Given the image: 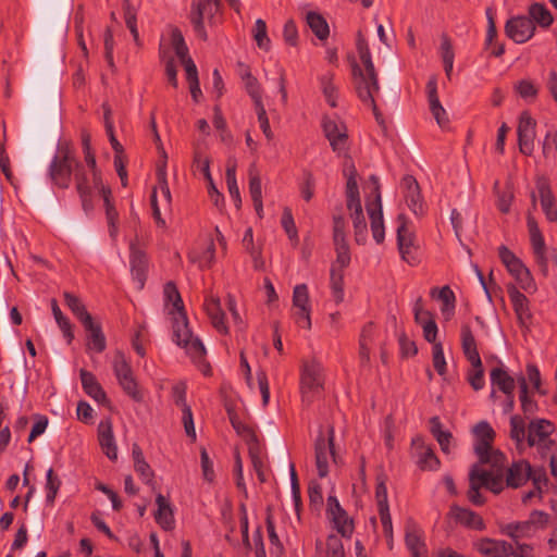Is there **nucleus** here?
<instances>
[{
	"instance_id": "obj_1",
	"label": "nucleus",
	"mask_w": 557,
	"mask_h": 557,
	"mask_svg": "<svg viewBox=\"0 0 557 557\" xmlns=\"http://www.w3.org/2000/svg\"><path fill=\"white\" fill-rule=\"evenodd\" d=\"M76 189L79 194L82 207L85 212H89L94 209L91 200L92 189L99 190V193L102 195L106 206V215L110 227V235L115 236L117 231L115 222L117 221L119 213L111 202V188L104 185L100 177L94 176L91 184L87 176H79L76 182Z\"/></svg>"
},
{
	"instance_id": "obj_2",
	"label": "nucleus",
	"mask_w": 557,
	"mask_h": 557,
	"mask_svg": "<svg viewBox=\"0 0 557 557\" xmlns=\"http://www.w3.org/2000/svg\"><path fill=\"white\" fill-rule=\"evenodd\" d=\"M475 436L474 453L478 456L476 465H488L490 468L503 469L507 461L506 456L498 449L493 448L495 431L486 421H480L473 428Z\"/></svg>"
},
{
	"instance_id": "obj_3",
	"label": "nucleus",
	"mask_w": 557,
	"mask_h": 557,
	"mask_svg": "<svg viewBox=\"0 0 557 557\" xmlns=\"http://www.w3.org/2000/svg\"><path fill=\"white\" fill-rule=\"evenodd\" d=\"M469 500L475 506H482L485 498L480 493V488L486 487L494 494H499L504 490V470L496 468L485 470L479 465H473L469 473Z\"/></svg>"
},
{
	"instance_id": "obj_4",
	"label": "nucleus",
	"mask_w": 557,
	"mask_h": 557,
	"mask_svg": "<svg viewBox=\"0 0 557 557\" xmlns=\"http://www.w3.org/2000/svg\"><path fill=\"white\" fill-rule=\"evenodd\" d=\"M360 60L364 66L362 70L359 65L355 64L352 67V74L355 78V86L359 98L370 106H372L376 120L379 121V114L374 106V95L379 91V84L376 81V74L374 65L371 60L370 50L359 52Z\"/></svg>"
},
{
	"instance_id": "obj_5",
	"label": "nucleus",
	"mask_w": 557,
	"mask_h": 557,
	"mask_svg": "<svg viewBox=\"0 0 557 557\" xmlns=\"http://www.w3.org/2000/svg\"><path fill=\"white\" fill-rule=\"evenodd\" d=\"M323 131L332 149L338 156L343 154L345 158L343 162V174H357L359 169H357L350 157L346 156L348 136L345 125L335 119L325 117L323 121Z\"/></svg>"
},
{
	"instance_id": "obj_6",
	"label": "nucleus",
	"mask_w": 557,
	"mask_h": 557,
	"mask_svg": "<svg viewBox=\"0 0 557 557\" xmlns=\"http://www.w3.org/2000/svg\"><path fill=\"white\" fill-rule=\"evenodd\" d=\"M173 336L175 343L183 347L194 361H200L206 355V348L198 337H193L188 327L186 312H181L173 319Z\"/></svg>"
},
{
	"instance_id": "obj_7",
	"label": "nucleus",
	"mask_w": 557,
	"mask_h": 557,
	"mask_svg": "<svg viewBox=\"0 0 557 557\" xmlns=\"http://www.w3.org/2000/svg\"><path fill=\"white\" fill-rule=\"evenodd\" d=\"M113 371L117 382L125 394H127L134 401L141 403L144 394L138 388L137 381L134 376L129 363L126 361L125 356L121 351H116L113 359Z\"/></svg>"
},
{
	"instance_id": "obj_8",
	"label": "nucleus",
	"mask_w": 557,
	"mask_h": 557,
	"mask_svg": "<svg viewBox=\"0 0 557 557\" xmlns=\"http://www.w3.org/2000/svg\"><path fill=\"white\" fill-rule=\"evenodd\" d=\"M302 401L311 404L315 396L323 391V375L321 364L317 361L305 362L300 377Z\"/></svg>"
},
{
	"instance_id": "obj_9",
	"label": "nucleus",
	"mask_w": 557,
	"mask_h": 557,
	"mask_svg": "<svg viewBox=\"0 0 557 557\" xmlns=\"http://www.w3.org/2000/svg\"><path fill=\"white\" fill-rule=\"evenodd\" d=\"M397 246L401 259L410 265H416L419 262L417 255L418 247L416 246L414 233L408 227V221L405 214L400 213L397 216Z\"/></svg>"
},
{
	"instance_id": "obj_10",
	"label": "nucleus",
	"mask_w": 557,
	"mask_h": 557,
	"mask_svg": "<svg viewBox=\"0 0 557 557\" xmlns=\"http://www.w3.org/2000/svg\"><path fill=\"white\" fill-rule=\"evenodd\" d=\"M371 183L373 185L374 199L366 203L367 212L370 218L371 231L374 240L377 244H382L385 238L383 210L381 201V191L377 176H371Z\"/></svg>"
},
{
	"instance_id": "obj_11",
	"label": "nucleus",
	"mask_w": 557,
	"mask_h": 557,
	"mask_svg": "<svg viewBox=\"0 0 557 557\" xmlns=\"http://www.w3.org/2000/svg\"><path fill=\"white\" fill-rule=\"evenodd\" d=\"M335 433L334 428L330 426L327 431V437L322 432L319 433L315 443V466L320 478H325L329 474V456L336 461L334 450Z\"/></svg>"
},
{
	"instance_id": "obj_12",
	"label": "nucleus",
	"mask_w": 557,
	"mask_h": 557,
	"mask_svg": "<svg viewBox=\"0 0 557 557\" xmlns=\"http://www.w3.org/2000/svg\"><path fill=\"white\" fill-rule=\"evenodd\" d=\"M326 515L336 531L343 537L349 539L351 536L354 532V521L348 516L346 510L341 506L336 496L329 495Z\"/></svg>"
},
{
	"instance_id": "obj_13",
	"label": "nucleus",
	"mask_w": 557,
	"mask_h": 557,
	"mask_svg": "<svg viewBox=\"0 0 557 557\" xmlns=\"http://www.w3.org/2000/svg\"><path fill=\"white\" fill-rule=\"evenodd\" d=\"M81 170V165L73 157L69 143L65 140L59 141L54 158L50 164L49 174H72Z\"/></svg>"
},
{
	"instance_id": "obj_14",
	"label": "nucleus",
	"mask_w": 557,
	"mask_h": 557,
	"mask_svg": "<svg viewBox=\"0 0 557 557\" xmlns=\"http://www.w3.org/2000/svg\"><path fill=\"white\" fill-rule=\"evenodd\" d=\"M404 190L405 201L410 211L417 216H423L425 213V202L421 194V188L414 176H404L400 184Z\"/></svg>"
},
{
	"instance_id": "obj_15",
	"label": "nucleus",
	"mask_w": 557,
	"mask_h": 557,
	"mask_svg": "<svg viewBox=\"0 0 557 557\" xmlns=\"http://www.w3.org/2000/svg\"><path fill=\"white\" fill-rule=\"evenodd\" d=\"M517 134L520 152L525 156H530L534 149L536 122L528 112H523L520 115Z\"/></svg>"
},
{
	"instance_id": "obj_16",
	"label": "nucleus",
	"mask_w": 557,
	"mask_h": 557,
	"mask_svg": "<svg viewBox=\"0 0 557 557\" xmlns=\"http://www.w3.org/2000/svg\"><path fill=\"white\" fill-rule=\"evenodd\" d=\"M220 10L219 0H199L198 3L194 4L191 12V22L195 32L198 36L206 38L207 34L205 30L203 22L208 20L211 22L214 14Z\"/></svg>"
},
{
	"instance_id": "obj_17",
	"label": "nucleus",
	"mask_w": 557,
	"mask_h": 557,
	"mask_svg": "<svg viewBox=\"0 0 557 557\" xmlns=\"http://www.w3.org/2000/svg\"><path fill=\"white\" fill-rule=\"evenodd\" d=\"M527 225L530 234V242L533 249V253L536 258V262L542 268L544 274L548 271V260L546 256V245L543 234L537 225V222L532 215H528Z\"/></svg>"
},
{
	"instance_id": "obj_18",
	"label": "nucleus",
	"mask_w": 557,
	"mask_h": 557,
	"mask_svg": "<svg viewBox=\"0 0 557 557\" xmlns=\"http://www.w3.org/2000/svg\"><path fill=\"white\" fill-rule=\"evenodd\" d=\"M506 34L517 44L528 41L535 30L532 21L525 16H516L506 23Z\"/></svg>"
},
{
	"instance_id": "obj_19",
	"label": "nucleus",
	"mask_w": 557,
	"mask_h": 557,
	"mask_svg": "<svg viewBox=\"0 0 557 557\" xmlns=\"http://www.w3.org/2000/svg\"><path fill=\"white\" fill-rule=\"evenodd\" d=\"M554 424L546 419H537L531 421L529 424V432L527 437L529 446L532 447L535 444L544 442L545 447L550 449V447L555 445V442L552 440L547 441V438L554 432Z\"/></svg>"
},
{
	"instance_id": "obj_20",
	"label": "nucleus",
	"mask_w": 557,
	"mask_h": 557,
	"mask_svg": "<svg viewBox=\"0 0 557 557\" xmlns=\"http://www.w3.org/2000/svg\"><path fill=\"white\" fill-rule=\"evenodd\" d=\"M473 547L484 557H510L511 544L491 537H483L473 543Z\"/></svg>"
},
{
	"instance_id": "obj_21",
	"label": "nucleus",
	"mask_w": 557,
	"mask_h": 557,
	"mask_svg": "<svg viewBox=\"0 0 557 557\" xmlns=\"http://www.w3.org/2000/svg\"><path fill=\"white\" fill-rule=\"evenodd\" d=\"M532 474V468L527 460L513 462L509 468H504L506 486L518 488L522 486Z\"/></svg>"
},
{
	"instance_id": "obj_22",
	"label": "nucleus",
	"mask_w": 557,
	"mask_h": 557,
	"mask_svg": "<svg viewBox=\"0 0 557 557\" xmlns=\"http://www.w3.org/2000/svg\"><path fill=\"white\" fill-rule=\"evenodd\" d=\"M87 333V349L94 350L98 354L107 348L106 336L102 332L101 324L94 320L92 317L86 318L82 323Z\"/></svg>"
},
{
	"instance_id": "obj_23",
	"label": "nucleus",
	"mask_w": 557,
	"mask_h": 557,
	"mask_svg": "<svg viewBox=\"0 0 557 557\" xmlns=\"http://www.w3.org/2000/svg\"><path fill=\"white\" fill-rule=\"evenodd\" d=\"M129 263L132 275L134 280L137 281L138 287L141 289L147 278L148 259L146 253L134 243L131 244Z\"/></svg>"
},
{
	"instance_id": "obj_24",
	"label": "nucleus",
	"mask_w": 557,
	"mask_h": 557,
	"mask_svg": "<svg viewBox=\"0 0 557 557\" xmlns=\"http://www.w3.org/2000/svg\"><path fill=\"white\" fill-rule=\"evenodd\" d=\"M507 290L520 325L527 326L532 319L529 299L515 285L508 286Z\"/></svg>"
},
{
	"instance_id": "obj_25",
	"label": "nucleus",
	"mask_w": 557,
	"mask_h": 557,
	"mask_svg": "<svg viewBox=\"0 0 557 557\" xmlns=\"http://www.w3.org/2000/svg\"><path fill=\"white\" fill-rule=\"evenodd\" d=\"M428 101L430 111L435 119L436 123L441 127H445L448 123L447 112L440 102L437 96V82L435 77H432L426 85Z\"/></svg>"
},
{
	"instance_id": "obj_26",
	"label": "nucleus",
	"mask_w": 557,
	"mask_h": 557,
	"mask_svg": "<svg viewBox=\"0 0 557 557\" xmlns=\"http://www.w3.org/2000/svg\"><path fill=\"white\" fill-rule=\"evenodd\" d=\"M405 542L411 557H426L428 550L421 531L412 520H408L406 523Z\"/></svg>"
},
{
	"instance_id": "obj_27",
	"label": "nucleus",
	"mask_w": 557,
	"mask_h": 557,
	"mask_svg": "<svg viewBox=\"0 0 557 557\" xmlns=\"http://www.w3.org/2000/svg\"><path fill=\"white\" fill-rule=\"evenodd\" d=\"M450 515L455 518L457 522L465 525L466 528L483 531L486 525L482 517L467 508H461L459 506H453L450 508Z\"/></svg>"
},
{
	"instance_id": "obj_28",
	"label": "nucleus",
	"mask_w": 557,
	"mask_h": 557,
	"mask_svg": "<svg viewBox=\"0 0 557 557\" xmlns=\"http://www.w3.org/2000/svg\"><path fill=\"white\" fill-rule=\"evenodd\" d=\"M494 190L497 196V208L502 213H508L515 197L511 180L507 177L504 181H495Z\"/></svg>"
},
{
	"instance_id": "obj_29",
	"label": "nucleus",
	"mask_w": 557,
	"mask_h": 557,
	"mask_svg": "<svg viewBox=\"0 0 557 557\" xmlns=\"http://www.w3.org/2000/svg\"><path fill=\"white\" fill-rule=\"evenodd\" d=\"M79 376L83 389L88 396L94 398L99 404L109 403L106 392L103 391L101 385L98 383L96 376L91 372L82 369L79 371Z\"/></svg>"
},
{
	"instance_id": "obj_30",
	"label": "nucleus",
	"mask_w": 557,
	"mask_h": 557,
	"mask_svg": "<svg viewBox=\"0 0 557 557\" xmlns=\"http://www.w3.org/2000/svg\"><path fill=\"white\" fill-rule=\"evenodd\" d=\"M205 310L213 327L222 334H227L228 327L224 321L225 314L221 308L220 299L218 297L208 298L205 302Z\"/></svg>"
},
{
	"instance_id": "obj_31",
	"label": "nucleus",
	"mask_w": 557,
	"mask_h": 557,
	"mask_svg": "<svg viewBox=\"0 0 557 557\" xmlns=\"http://www.w3.org/2000/svg\"><path fill=\"white\" fill-rule=\"evenodd\" d=\"M156 504L158 506L154 513L157 523L165 531L172 530L174 528V513L170 503L159 493L156 497Z\"/></svg>"
},
{
	"instance_id": "obj_32",
	"label": "nucleus",
	"mask_w": 557,
	"mask_h": 557,
	"mask_svg": "<svg viewBox=\"0 0 557 557\" xmlns=\"http://www.w3.org/2000/svg\"><path fill=\"white\" fill-rule=\"evenodd\" d=\"M301 15L306 21L309 28L314 33V35L320 39L324 40L327 38L330 28L326 21L315 11L308 10L306 8L302 9Z\"/></svg>"
},
{
	"instance_id": "obj_33",
	"label": "nucleus",
	"mask_w": 557,
	"mask_h": 557,
	"mask_svg": "<svg viewBox=\"0 0 557 557\" xmlns=\"http://www.w3.org/2000/svg\"><path fill=\"white\" fill-rule=\"evenodd\" d=\"M99 443L100 446L106 454V456L111 460H116L117 458V448L114 442V436L112 432V425L110 421L101 422L99 424Z\"/></svg>"
},
{
	"instance_id": "obj_34",
	"label": "nucleus",
	"mask_w": 557,
	"mask_h": 557,
	"mask_svg": "<svg viewBox=\"0 0 557 557\" xmlns=\"http://www.w3.org/2000/svg\"><path fill=\"white\" fill-rule=\"evenodd\" d=\"M171 45L186 73H189V66L190 69L193 67V70H197L194 61L188 57V48L184 41L182 33L178 29L172 30Z\"/></svg>"
},
{
	"instance_id": "obj_35",
	"label": "nucleus",
	"mask_w": 557,
	"mask_h": 557,
	"mask_svg": "<svg viewBox=\"0 0 557 557\" xmlns=\"http://www.w3.org/2000/svg\"><path fill=\"white\" fill-rule=\"evenodd\" d=\"M110 113H111L110 110L106 109L104 123H106V129H107L108 136L110 138L111 146L115 152L114 166H115L117 174H125L126 170H125V164H124L123 147L117 141V139L115 138V136L113 134V125L109 119Z\"/></svg>"
},
{
	"instance_id": "obj_36",
	"label": "nucleus",
	"mask_w": 557,
	"mask_h": 557,
	"mask_svg": "<svg viewBox=\"0 0 557 557\" xmlns=\"http://www.w3.org/2000/svg\"><path fill=\"white\" fill-rule=\"evenodd\" d=\"M508 272L516 278L520 287L528 292H535L536 286L531 275L530 270L520 261L518 264L508 270Z\"/></svg>"
},
{
	"instance_id": "obj_37",
	"label": "nucleus",
	"mask_w": 557,
	"mask_h": 557,
	"mask_svg": "<svg viewBox=\"0 0 557 557\" xmlns=\"http://www.w3.org/2000/svg\"><path fill=\"white\" fill-rule=\"evenodd\" d=\"M490 377L491 383L496 385L504 394H513L515 380L503 368H494L490 373Z\"/></svg>"
},
{
	"instance_id": "obj_38",
	"label": "nucleus",
	"mask_w": 557,
	"mask_h": 557,
	"mask_svg": "<svg viewBox=\"0 0 557 557\" xmlns=\"http://www.w3.org/2000/svg\"><path fill=\"white\" fill-rule=\"evenodd\" d=\"M351 219L354 223L355 240L357 244L363 245L367 240L368 227L361 206H357V209L351 211Z\"/></svg>"
},
{
	"instance_id": "obj_39",
	"label": "nucleus",
	"mask_w": 557,
	"mask_h": 557,
	"mask_svg": "<svg viewBox=\"0 0 557 557\" xmlns=\"http://www.w3.org/2000/svg\"><path fill=\"white\" fill-rule=\"evenodd\" d=\"M65 305L73 312V314L79 320L81 323L85 321L86 318H90L91 314L87 311L85 305L82 300L74 294L70 292L63 293Z\"/></svg>"
},
{
	"instance_id": "obj_40",
	"label": "nucleus",
	"mask_w": 557,
	"mask_h": 557,
	"mask_svg": "<svg viewBox=\"0 0 557 557\" xmlns=\"http://www.w3.org/2000/svg\"><path fill=\"white\" fill-rule=\"evenodd\" d=\"M51 309H52V313H53L57 324L59 325L60 330L62 331L67 343L71 344L72 341L74 339V333H73L72 324H71L70 320L65 315H63L55 299L51 300Z\"/></svg>"
},
{
	"instance_id": "obj_41",
	"label": "nucleus",
	"mask_w": 557,
	"mask_h": 557,
	"mask_svg": "<svg viewBox=\"0 0 557 557\" xmlns=\"http://www.w3.org/2000/svg\"><path fill=\"white\" fill-rule=\"evenodd\" d=\"M518 383L520 386V401L521 409L527 418L534 414L537 410V404L533 399H531L528 395V383L524 376L518 377Z\"/></svg>"
},
{
	"instance_id": "obj_42",
	"label": "nucleus",
	"mask_w": 557,
	"mask_h": 557,
	"mask_svg": "<svg viewBox=\"0 0 557 557\" xmlns=\"http://www.w3.org/2000/svg\"><path fill=\"white\" fill-rule=\"evenodd\" d=\"M163 294L165 301L172 302L173 305V310L171 311L172 314L174 311H176L177 314L185 312L183 299L174 282H168L164 285Z\"/></svg>"
},
{
	"instance_id": "obj_43",
	"label": "nucleus",
	"mask_w": 557,
	"mask_h": 557,
	"mask_svg": "<svg viewBox=\"0 0 557 557\" xmlns=\"http://www.w3.org/2000/svg\"><path fill=\"white\" fill-rule=\"evenodd\" d=\"M421 451L419 454L418 458V467L421 470H436L438 469L441 462L440 459L434 454L433 449L431 447H424L423 444L420 446Z\"/></svg>"
},
{
	"instance_id": "obj_44",
	"label": "nucleus",
	"mask_w": 557,
	"mask_h": 557,
	"mask_svg": "<svg viewBox=\"0 0 557 557\" xmlns=\"http://www.w3.org/2000/svg\"><path fill=\"white\" fill-rule=\"evenodd\" d=\"M530 20L542 27H548L553 22L550 12L541 3H533L529 9Z\"/></svg>"
},
{
	"instance_id": "obj_45",
	"label": "nucleus",
	"mask_w": 557,
	"mask_h": 557,
	"mask_svg": "<svg viewBox=\"0 0 557 557\" xmlns=\"http://www.w3.org/2000/svg\"><path fill=\"white\" fill-rule=\"evenodd\" d=\"M540 200H541V207L543 211H546L554 207L555 203V197L553 195V191L544 176H541L537 180L536 183Z\"/></svg>"
},
{
	"instance_id": "obj_46",
	"label": "nucleus",
	"mask_w": 557,
	"mask_h": 557,
	"mask_svg": "<svg viewBox=\"0 0 557 557\" xmlns=\"http://www.w3.org/2000/svg\"><path fill=\"white\" fill-rule=\"evenodd\" d=\"M252 37L256 40L257 46L260 49L269 50L271 40L268 36L267 24L263 20L258 18L255 23V26L251 30Z\"/></svg>"
},
{
	"instance_id": "obj_47",
	"label": "nucleus",
	"mask_w": 557,
	"mask_h": 557,
	"mask_svg": "<svg viewBox=\"0 0 557 557\" xmlns=\"http://www.w3.org/2000/svg\"><path fill=\"white\" fill-rule=\"evenodd\" d=\"M331 288L336 304L344 299V274L343 270H336L335 265L331 269Z\"/></svg>"
},
{
	"instance_id": "obj_48",
	"label": "nucleus",
	"mask_w": 557,
	"mask_h": 557,
	"mask_svg": "<svg viewBox=\"0 0 557 557\" xmlns=\"http://www.w3.org/2000/svg\"><path fill=\"white\" fill-rule=\"evenodd\" d=\"M151 195H156V202H159L163 208L171 205V191L165 176L159 178L158 185L152 188Z\"/></svg>"
},
{
	"instance_id": "obj_49",
	"label": "nucleus",
	"mask_w": 557,
	"mask_h": 557,
	"mask_svg": "<svg viewBox=\"0 0 557 557\" xmlns=\"http://www.w3.org/2000/svg\"><path fill=\"white\" fill-rule=\"evenodd\" d=\"M347 208L352 211L357 206H361L358 183L356 176H348L346 184Z\"/></svg>"
},
{
	"instance_id": "obj_50",
	"label": "nucleus",
	"mask_w": 557,
	"mask_h": 557,
	"mask_svg": "<svg viewBox=\"0 0 557 557\" xmlns=\"http://www.w3.org/2000/svg\"><path fill=\"white\" fill-rule=\"evenodd\" d=\"M510 438L518 445L525 438V423L521 416L513 414L510 418Z\"/></svg>"
},
{
	"instance_id": "obj_51",
	"label": "nucleus",
	"mask_w": 557,
	"mask_h": 557,
	"mask_svg": "<svg viewBox=\"0 0 557 557\" xmlns=\"http://www.w3.org/2000/svg\"><path fill=\"white\" fill-rule=\"evenodd\" d=\"M61 486V480L57 474H54V471L52 468H50L47 471V481H46V502L50 505L54 503L55 496L58 494V491Z\"/></svg>"
},
{
	"instance_id": "obj_52",
	"label": "nucleus",
	"mask_w": 557,
	"mask_h": 557,
	"mask_svg": "<svg viewBox=\"0 0 557 557\" xmlns=\"http://www.w3.org/2000/svg\"><path fill=\"white\" fill-rule=\"evenodd\" d=\"M437 292V298L443 301L444 307L442 308V311L445 312L446 310L453 311L455 308V294L451 290V288L446 285L443 286L440 290L436 288L431 289V296L434 297Z\"/></svg>"
},
{
	"instance_id": "obj_53",
	"label": "nucleus",
	"mask_w": 557,
	"mask_h": 557,
	"mask_svg": "<svg viewBox=\"0 0 557 557\" xmlns=\"http://www.w3.org/2000/svg\"><path fill=\"white\" fill-rule=\"evenodd\" d=\"M432 362L435 371L438 375L444 376L446 374V360L444 356L443 345L435 343L432 348Z\"/></svg>"
},
{
	"instance_id": "obj_54",
	"label": "nucleus",
	"mask_w": 557,
	"mask_h": 557,
	"mask_svg": "<svg viewBox=\"0 0 557 557\" xmlns=\"http://www.w3.org/2000/svg\"><path fill=\"white\" fill-rule=\"evenodd\" d=\"M293 306L297 309L310 308L309 292L306 284H298L294 287Z\"/></svg>"
},
{
	"instance_id": "obj_55",
	"label": "nucleus",
	"mask_w": 557,
	"mask_h": 557,
	"mask_svg": "<svg viewBox=\"0 0 557 557\" xmlns=\"http://www.w3.org/2000/svg\"><path fill=\"white\" fill-rule=\"evenodd\" d=\"M386 476L385 474H380L376 478V487H375V499L377 509H385L388 507L387 502V488H386Z\"/></svg>"
},
{
	"instance_id": "obj_56",
	"label": "nucleus",
	"mask_w": 557,
	"mask_h": 557,
	"mask_svg": "<svg viewBox=\"0 0 557 557\" xmlns=\"http://www.w3.org/2000/svg\"><path fill=\"white\" fill-rule=\"evenodd\" d=\"M326 557H345L342 539L336 534H330L326 539Z\"/></svg>"
},
{
	"instance_id": "obj_57",
	"label": "nucleus",
	"mask_w": 557,
	"mask_h": 557,
	"mask_svg": "<svg viewBox=\"0 0 557 557\" xmlns=\"http://www.w3.org/2000/svg\"><path fill=\"white\" fill-rule=\"evenodd\" d=\"M124 18L127 28L132 33L135 41H137L138 30L136 25V8L128 0H124Z\"/></svg>"
},
{
	"instance_id": "obj_58",
	"label": "nucleus",
	"mask_w": 557,
	"mask_h": 557,
	"mask_svg": "<svg viewBox=\"0 0 557 557\" xmlns=\"http://www.w3.org/2000/svg\"><path fill=\"white\" fill-rule=\"evenodd\" d=\"M124 18L127 28L132 33L135 41H137L138 30L136 25V8L128 0H124Z\"/></svg>"
},
{
	"instance_id": "obj_59",
	"label": "nucleus",
	"mask_w": 557,
	"mask_h": 557,
	"mask_svg": "<svg viewBox=\"0 0 557 557\" xmlns=\"http://www.w3.org/2000/svg\"><path fill=\"white\" fill-rule=\"evenodd\" d=\"M242 79L244 82L245 89L252 99V101L262 98L260 85L257 78L252 76L251 72L242 73Z\"/></svg>"
},
{
	"instance_id": "obj_60",
	"label": "nucleus",
	"mask_w": 557,
	"mask_h": 557,
	"mask_svg": "<svg viewBox=\"0 0 557 557\" xmlns=\"http://www.w3.org/2000/svg\"><path fill=\"white\" fill-rule=\"evenodd\" d=\"M282 226L290 240H298L297 228L290 209L285 208L282 215Z\"/></svg>"
},
{
	"instance_id": "obj_61",
	"label": "nucleus",
	"mask_w": 557,
	"mask_h": 557,
	"mask_svg": "<svg viewBox=\"0 0 557 557\" xmlns=\"http://www.w3.org/2000/svg\"><path fill=\"white\" fill-rule=\"evenodd\" d=\"M309 504L315 510L323 505L322 487L318 482L311 481L308 487Z\"/></svg>"
},
{
	"instance_id": "obj_62",
	"label": "nucleus",
	"mask_w": 557,
	"mask_h": 557,
	"mask_svg": "<svg viewBox=\"0 0 557 557\" xmlns=\"http://www.w3.org/2000/svg\"><path fill=\"white\" fill-rule=\"evenodd\" d=\"M336 250V263L339 264L341 270L348 267L350 263V253L347 242L334 243Z\"/></svg>"
},
{
	"instance_id": "obj_63",
	"label": "nucleus",
	"mask_w": 557,
	"mask_h": 557,
	"mask_svg": "<svg viewBox=\"0 0 557 557\" xmlns=\"http://www.w3.org/2000/svg\"><path fill=\"white\" fill-rule=\"evenodd\" d=\"M468 382L474 391H480L484 387V370L481 368H472L468 372Z\"/></svg>"
},
{
	"instance_id": "obj_64",
	"label": "nucleus",
	"mask_w": 557,
	"mask_h": 557,
	"mask_svg": "<svg viewBox=\"0 0 557 557\" xmlns=\"http://www.w3.org/2000/svg\"><path fill=\"white\" fill-rule=\"evenodd\" d=\"M516 90L525 100L534 99L537 94L535 85L527 79L520 81L516 86Z\"/></svg>"
}]
</instances>
